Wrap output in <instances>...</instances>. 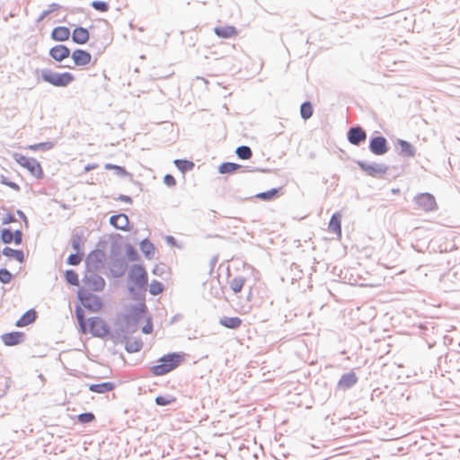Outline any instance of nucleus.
Instances as JSON below:
<instances>
[{"instance_id": "1", "label": "nucleus", "mask_w": 460, "mask_h": 460, "mask_svg": "<svg viewBox=\"0 0 460 460\" xmlns=\"http://www.w3.org/2000/svg\"><path fill=\"white\" fill-rule=\"evenodd\" d=\"M184 359L185 353L183 352L167 353L158 359V364L151 367V372L155 376L166 375L177 368Z\"/></svg>"}, {"instance_id": "2", "label": "nucleus", "mask_w": 460, "mask_h": 460, "mask_svg": "<svg viewBox=\"0 0 460 460\" xmlns=\"http://www.w3.org/2000/svg\"><path fill=\"white\" fill-rule=\"evenodd\" d=\"M40 74L42 81L56 86L66 87L75 81V75L70 72L58 73L49 68L36 69L35 75Z\"/></svg>"}, {"instance_id": "3", "label": "nucleus", "mask_w": 460, "mask_h": 460, "mask_svg": "<svg viewBox=\"0 0 460 460\" xmlns=\"http://www.w3.org/2000/svg\"><path fill=\"white\" fill-rule=\"evenodd\" d=\"M147 306L145 302H139L130 306L122 315L123 322L129 328L131 332L137 330L138 323L146 316Z\"/></svg>"}, {"instance_id": "4", "label": "nucleus", "mask_w": 460, "mask_h": 460, "mask_svg": "<svg viewBox=\"0 0 460 460\" xmlns=\"http://www.w3.org/2000/svg\"><path fill=\"white\" fill-rule=\"evenodd\" d=\"M77 297L82 305L89 312L97 313L103 306L102 299L98 296L86 290L84 288H79L77 291Z\"/></svg>"}, {"instance_id": "5", "label": "nucleus", "mask_w": 460, "mask_h": 460, "mask_svg": "<svg viewBox=\"0 0 460 460\" xmlns=\"http://www.w3.org/2000/svg\"><path fill=\"white\" fill-rule=\"evenodd\" d=\"M13 160L21 166L27 169L31 175L37 179H41L44 176V172L40 164L32 157H27L22 154L14 153L13 155Z\"/></svg>"}, {"instance_id": "6", "label": "nucleus", "mask_w": 460, "mask_h": 460, "mask_svg": "<svg viewBox=\"0 0 460 460\" xmlns=\"http://www.w3.org/2000/svg\"><path fill=\"white\" fill-rule=\"evenodd\" d=\"M128 280L134 283L138 288H145L148 284V274L141 264L130 266L128 273Z\"/></svg>"}, {"instance_id": "7", "label": "nucleus", "mask_w": 460, "mask_h": 460, "mask_svg": "<svg viewBox=\"0 0 460 460\" xmlns=\"http://www.w3.org/2000/svg\"><path fill=\"white\" fill-rule=\"evenodd\" d=\"M87 332L93 337L103 338L110 333V326L99 316L88 318Z\"/></svg>"}, {"instance_id": "8", "label": "nucleus", "mask_w": 460, "mask_h": 460, "mask_svg": "<svg viewBox=\"0 0 460 460\" xmlns=\"http://www.w3.org/2000/svg\"><path fill=\"white\" fill-rule=\"evenodd\" d=\"M356 164L361 171L366 172L367 175L380 178L383 177L388 171V165L385 164L367 163L366 161L358 160Z\"/></svg>"}, {"instance_id": "9", "label": "nucleus", "mask_w": 460, "mask_h": 460, "mask_svg": "<svg viewBox=\"0 0 460 460\" xmlns=\"http://www.w3.org/2000/svg\"><path fill=\"white\" fill-rule=\"evenodd\" d=\"M105 253L102 250L96 249L88 253L85 258L86 271H98L104 266Z\"/></svg>"}, {"instance_id": "10", "label": "nucleus", "mask_w": 460, "mask_h": 460, "mask_svg": "<svg viewBox=\"0 0 460 460\" xmlns=\"http://www.w3.org/2000/svg\"><path fill=\"white\" fill-rule=\"evenodd\" d=\"M110 271L113 278H121L125 275L128 265L127 260L123 256H110Z\"/></svg>"}, {"instance_id": "11", "label": "nucleus", "mask_w": 460, "mask_h": 460, "mask_svg": "<svg viewBox=\"0 0 460 460\" xmlns=\"http://www.w3.org/2000/svg\"><path fill=\"white\" fill-rule=\"evenodd\" d=\"M368 148L375 155H384L389 151L388 141L384 136H372L369 138Z\"/></svg>"}, {"instance_id": "12", "label": "nucleus", "mask_w": 460, "mask_h": 460, "mask_svg": "<svg viewBox=\"0 0 460 460\" xmlns=\"http://www.w3.org/2000/svg\"><path fill=\"white\" fill-rule=\"evenodd\" d=\"M97 271H86L83 282L93 291L101 292L104 289L105 279Z\"/></svg>"}, {"instance_id": "13", "label": "nucleus", "mask_w": 460, "mask_h": 460, "mask_svg": "<svg viewBox=\"0 0 460 460\" xmlns=\"http://www.w3.org/2000/svg\"><path fill=\"white\" fill-rule=\"evenodd\" d=\"M414 202L419 208L425 212L434 211L437 208L435 197L429 192H423L416 195L414 197Z\"/></svg>"}, {"instance_id": "14", "label": "nucleus", "mask_w": 460, "mask_h": 460, "mask_svg": "<svg viewBox=\"0 0 460 460\" xmlns=\"http://www.w3.org/2000/svg\"><path fill=\"white\" fill-rule=\"evenodd\" d=\"M367 131L359 125L353 126L347 131V139L353 146H359L367 140Z\"/></svg>"}, {"instance_id": "15", "label": "nucleus", "mask_w": 460, "mask_h": 460, "mask_svg": "<svg viewBox=\"0 0 460 460\" xmlns=\"http://www.w3.org/2000/svg\"><path fill=\"white\" fill-rule=\"evenodd\" d=\"M261 171L259 168L252 166H244L239 164L224 162L218 166V172L221 174L234 173L235 172H258Z\"/></svg>"}, {"instance_id": "16", "label": "nucleus", "mask_w": 460, "mask_h": 460, "mask_svg": "<svg viewBox=\"0 0 460 460\" xmlns=\"http://www.w3.org/2000/svg\"><path fill=\"white\" fill-rule=\"evenodd\" d=\"M395 147L398 155L402 158H411L416 155V148L407 140L398 138Z\"/></svg>"}, {"instance_id": "17", "label": "nucleus", "mask_w": 460, "mask_h": 460, "mask_svg": "<svg viewBox=\"0 0 460 460\" xmlns=\"http://www.w3.org/2000/svg\"><path fill=\"white\" fill-rule=\"evenodd\" d=\"M49 55L57 62H62L64 59L71 56V51L68 47L63 44L56 45L50 48Z\"/></svg>"}, {"instance_id": "18", "label": "nucleus", "mask_w": 460, "mask_h": 460, "mask_svg": "<svg viewBox=\"0 0 460 460\" xmlns=\"http://www.w3.org/2000/svg\"><path fill=\"white\" fill-rule=\"evenodd\" d=\"M128 327L124 323L123 325L115 328L113 331L110 330L108 336L114 343H123L128 338V334H132Z\"/></svg>"}, {"instance_id": "19", "label": "nucleus", "mask_w": 460, "mask_h": 460, "mask_svg": "<svg viewBox=\"0 0 460 460\" xmlns=\"http://www.w3.org/2000/svg\"><path fill=\"white\" fill-rule=\"evenodd\" d=\"M71 58L74 61L75 66H84L90 64L92 60V55L90 52L84 49H76L72 54Z\"/></svg>"}, {"instance_id": "20", "label": "nucleus", "mask_w": 460, "mask_h": 460, "mask_svg": "<svg viewBox=\"0 0 460 460\" xmlns=\"http://www.w3.org/2000/svg\"><path fill=\"white\" fill-rule=\"evenodd\" d=\"M358 376L356 373L353 370H350L348 373L343 374L339 382H338V388L341 390H349L352 388L357 383H358Z\"/></svg>"}, {"instance_id": "21", "label": "nucleus", "mask_w": 460, "mask_h": 460, "mask_svg": "<svg viewBox=\"0 0 460 460\" xmlns=\"http://www.w3.org/2000/svg\"><path fill=\"white\" fill-rule=\"evenodd\" d=\"M24 333L22 332H11L1 336L5 346L12 347L21 344L24 341Z\"/></svg>"}, {"instance_id": "22", "label": "nucleus", "mask_w": 460, "mask_h": 460, "mask_svg": "<svg viewBox=\"0 0 460 460\" xmlns=\"http://www.w3.org/2000/svg\"><path fill=\"white\" fill-rule=\"evenodd\" d=\"M110 224L116 229L128 231L130 228L128 227V217L124 213H119L116 215H112L110 217Z\"/></svg>"}, {"instance_id": "23", "label": "nucleus", "mask_w": 460, "mask_h": 460, "mask_svg": "<svg viewBox=\"0 0 460 460\" xmlns=\"http://www.w3.org/2000/svg\"><path fill=\"white\" fill-rule=\"evenodd\" d=\"M72 41L83 45L85 44L90 39V33L88 30L82 26H76L71 34Z\"/></svg>"}, {"instance_id": "24", "label": "nucleus", "mask_w": 460, "mask_h": 460, "mask_svg": "<svg viewBox=\"0 0 460 460\" xmlns=\"http://www.w3.org/2000/svg\"><path fill=\"white\" fill-rule=\"evenodd\" d=\"M214 32L221 39H231L238 34L237 29L233 25L217 26Z\"/></svg>"}, {"instance_id": "25", "label": "nucleus", "mask_w": 460, "mask_h": 460, "mask_svg": "<svg viewBox=\"0 0 460 460\" xmlns=\"http://www.w3.org/2000/svg\"><path fill=\"white\" fill-rule=\"evenodd\" d=\"M70 30L66 26H57L53 28L50 37L55 41H66L70 37Z\"/></svg>"}, {"instance_id": "26", "label": "nucleus", "mask_w": 460, "mask_h": 460, "mask_svg": "<svg viewBox=\"0 0 460 460\" xmlns=\"http://www.w3.org/2000/svg\"><path fill=\"white\" fill-rule=\"evenodd\" d=\"M116 385L113 382L107 381L99 384H91L88 386L89 391L96 394H105L115 389Z\"/></svg>"}, {"instance_id": "27", "label": "nucleus", "mask_w": 460, "mask_h": 460, "mask_svg": "<svg viewBox=\"0 0 460 460\" xmlns=\"http://www.w3.org/2000/svg\"><path fill=\"white\" fill-rule=\"evenodd\" d=\"M282 192V188H272L269 190L257 193L254 197L263 201H271L278 199Z\"/></svg>"}, {"instance_id": "28", "label": "nucleus", "mask_w": 460, "mask_h": 460, "mask_svg": "<svg viewBox=\"0 0 460 460\" xmlns=\"http://www.w3.org/2000/svg\"><path fill=\"white\" fill-rule=\"evenodd\" d=\"M242 319L238 316H223L219 319V323L225 328L230 330H237L242 325Z\"/></svg>"}, {"instance_id": "29", "label": "nucleus", "mask_w": 460, "mask_h": 460, "mask_svg": "<svg viewBox=\"0 0 460 460\" xmlns=\"http://www.w3.org/2000/svg\"><path fill=\"white\" fill-rule=\"evenodd\" d=\"M37 318V312L35 309L31 308L27 310L16 322V326L25 327L32 323Z\"/></svg>"}, {"instance_id": "30", "label": "nucleus", "mask_w": 460, "mask_h": 460, "mask_svg": "<svg viewBox=\"0 0 460 460\" xmlns=\"http://www.w3.org/2000/svg\"><path fill=\"white\" fill-rule=\"evenodd\" d=\"M139 248L146 259L151 260L154 258L155 247L147 238H145L140 242Z\"/></svg>"}, {"instance_id": "31", "label": "nucleus", "mask_w": 460, "mask_h": 460, "mask_svg": "<svg viewBox=\"0 0 460 460\" xmlns=\"http://www.w3.org/2000/svg\"><path fill=\"white\" fill-rule=\"evenodd\" d=\"M329 229L337 235H341V214L340 212H335L331 217Z\"/></svg>"}, {"instance_id": "32", "label": "nucleus", "mask_w": 460, "mask_h": 460, "mask_svg": "<svg viewBox=\"0 0 460 460\" xmlns=\"http://www.w3.org/2000/svg\"><path fill=\"white\" fill-rule=\"evenodd\" d=\"M3 255L6 257L13 258L15 261H17L20 263L24 262L25 256L22 250L18 249H13L9 246H5L2 251Z\"/></svg>"}, {"instance_id": "33", "label": "nucleus", "mask_w": 460, "mask_h": 460, "mask_svg": "<svg viewBox=\"0 0 460 460\" xmlns=\"http://www.w3.org/2000/svg\"><path fill=\"white\" fill-rule=\"evenodd\" d=\"M123 343H125V349L128 353L138 352L143 348V341L141 339L131 341L128 337Z\"/></svg>"}, {"instance_id": "34", "label": "nucleus", "mask_w": 460, "mask_h": 460, "mask_svg": "<svg viewBox=\"0 0 460 460\" xmlns=\"http://www.w3.org/2000/svg\"><path fill=\"white\" fill-rule=\"evenodd\" d=\"M75 314L82 332L86 333L88 319L85 318L84 309L77 305L75 306Z\"/></svg>"}, {"instance_id": "35", "label": "nucleus", "mask_w": 460, "mask_h": 460, "mask_svg": "<svg viewBox=\"0 0 460 460\" xmlns=\"http://www.w3.org/2000/svg\"><path fill=\"white\" fill-rule=\"evenodd\" d=\"M173 164L182 173L191 171L195 166V164L192 161L187 159H175Z\"/></svg>"}, {"instance_id": "36", "label": "nucleus", "mask_w": 460, "mask_h": 460, "mask_svg": "<svg viewBox=\"0 0 460 460\" xmlns=\"http://www.w3.org/2000/svg\"><path fill=\"white\" fill-rule=\"evenodd\" d=\"M314 114V107L311 102L305 101L300 106V116L303 119H310Z\"/></svg>"}, {"instance_id": "37", "label": "nucleus", "mask_w": 460, "mask_h": 460, "mask_svg": "<svg viewBox=\"0 0 460 460\" xmlns=\"http://www.w3.org/2000/svg\"><path fill=\"white\" fill-rule=\"evenodd\" d=\"M245 283V279L242 276L234 277L230 280L229 286L234 294L241 292Z\"/></svg>"}, {"instance_id": "38", "label": "nucleus", "mask_w": 460, "mask_h": 460, "mask_svg": "<svg viewBox=\"0 0 460 460\" xmlns=\"http://www.w3.org/2000/svg\"><path fill=\"white\" fill-rule=\"evenodd\" d=\"M235 154L239 159L247 160L252 156V151L248 146H240L235 149Z\"/></svg>"}, {"instance_id": "39", "label": "nucleus", "mask_w": 460, "mask_h": 460, "mask_svg": "<svg viewBox=\"0 0 460 460\" xmlns=\"http://www.w3.org/2000/svg\"><path fill=\"white\" fill-rule=\"evenodd\" d=\"M65 279L71 286H79V277L75 270L69 269L65 271Z\"/></svg>"}, {"instance_id": "40", "label": "nucleus", "mask_w": 460, "mask_h": 460, "mask_svg": "<svg viewBox=\"0 0 460 460\" xmlns=\"http://www.w3.org/2000/svg\"><path fill=\"white\" fill-rule=\"evenodd\" d=\"M104 168L106 170H113L114 173L119 177L131 176V174L125 169V167L120 165L106 164Z\"/></svg>"}, {"instance_id": "41", "label": "nucleus", "mask_w": 460, "mask_h": 460, "mask_svg": "<svg viewBox=\"0 0 460 460\" xmlns=\"http://www.w3.org/2000/svg\"><path fill=\"white\" fill-rule=\"evenodd\" d=\"M176 401V398L172 395H158L155 399V402L158 406H167Z\"/></svg>"}, {"instance_id": "42", "label": "nucleus", "mask_w": 460, "mask_h": 460, "mask_svg": "<svg viewBox=\"0 0 460 460\" xmlns=\"http://www.w3.org/2000/svg\"><path fill=\"white\" fill-rule=\"evenodd\" d=\"M142 288L137 287L129 286L128 288V293L131 295L134 300L145 302V291H141Z\"/></svg>"}, {"instance_id": "43", "label": "nucleus", "mask_w": 460, "mask_h": 460, "mask_svg": "<svg viewBox=\"0 0 460 460\" xmlns=\"http://www.w3.org/2000/svg\"><path fill=\"white\" fill-rule=\"evenodd\" d=\"M126 255L128 261H137L139 260V254L137 249L130 243L125 245Z\"/></svg>"}, {"instance_id": "44", "label": "nucleus", "mask_w": 460, "mask_h": 460, "mask_svg": "<svg viewBox=\"0 0 460 460\" xmlns=\"http://www.w3.org/2000/svg\"><path fill=\"white\" fill-rule=\"evenodd\" d=\"M164 289V286L162 282L158 280H152L149 285V293L153 296L160 295Z\"/></svg>"}, {"instance_id": "45", "label": "nucleus", "mask_w": 460, "mask_h": 460, "mask_svg": "<svg viewBox=\"0 0 460 460\" xmlns=\"http://www.w3.org/2000/svg\"><path fill=\"white\" fill-rule=\"evenodd\" d=\"M91 6L96 10V11H99V12H102V13H105V12H108L109 9H110V4L108 2H105V1H99V0H94L91 3Z\"/></svg>"}, {"instance_id": "46", "label": "nucleus", "mask_w": 460, "mask_h": 460, "mask_svg": "<svg viewBox=\"0 0 460 460\" xmlns=\"http://www.w3.org/2000/svg\"><path fill=\"white\" fill-rule=\"evenodd\" d=\"M83 257H84V252H75V253H71L68 255V257L66 258V263L68 265L76 266L81 262V261L83 260Z\"/></svg>"}, {"instance_id": "47", "label": "nucleus", "mask_w": 460, "mask_h": 460, "mask_svg": "<svg viewBox=\"0 0 460 460\" xmlns=\"http://www.w3.org/2000/svg\"><path fill=\"white\" fill-rule=\"evenodd\" d=\"M82 238H83L82 233L81 234L75 233L72 235L71 246H72L73 250H75L76 252H81L80 249H81Z\"/></svg>"}, {"instance_id": "48", "label": "nucleus", "mask_w": 460, "mask_h": 460, "mask_svg": "<svg viewBox=\"0 0 460 460\" xmlns=\"http://www.w3.org/2000/svg\"><path fill=\"white\" fill-rule=\"evenodd\" d=\"M13 231L11 228H3L1 230L0 238L2 243L10 244L13 243Z\"/></svg>"}, {"instance_id": "49", "label": "nucleus", "mask_w": 460, "mask_h": 460, "mask_svg": "<svg viewBox=\"0 0 460 460\" xmlns=\"http://www.w3.org/2000/svg\"><path fill=\"white\" fill-rule=\"evenodd\" d=\"M94 420H95V416L91 411L83 412L77 416V420L81 424H87V423L93 421Z\"/></svg>"}, {"instance_id": "50", "label": "nucleus", "mask_w": 460, "mask_h": 460, "mask_svg": "<svg viewBox=\"0 0 460 460\" xmlns=\"http://www.w3.org/2000/svg\"><path fill=\"white\" fill-rule=\"evenodd\" d=\"M13 279V274L5 268L0 269V282L3 284H8Z\"/></svg>"}, {"instance_id": "51", "label": "nucleus", "mask_w": 460, "mask_h": 460, "mask_svg": "<svg viewBox=\"0 0 460 460\" xmlns=\"http://www.w3.org/2000/svg\"><path fill=\"white\" fill-rule=\"evenodd\" d=\"M0 182L2 184H4V185H6V186L10 187L11 189H13V190H14L16 191H19L21 190L20 186L16 182L9 181L4 175L0 176Z\"/></svg>"}, {"instance_id": "52", "label": "nucleus", "mask_w": 460, "mask_h": 460, "mask_svg": "<svg viewBox=\"0 0 460 460\" xmlns=\"http://www.w3.org/2000/svg\"><path fill=\"white\" fill-rule=\"evenodd\" d=\"M13 243L15 245H20L22 243V232L20 229H16L13 231Z\"/></svg>"}, {"instance_id": "53", "label": "nucleus", "mask_w": 460, "mask_h": 460, "mask_svg": "<svg viewBox=\"0 0 460 460\" xmlns=\"http://www.w3.org/2000/svg\"><path fill=\"white\" fill-rule=\"evenodd\" d=\"M55 146V142L52 141H46V142H40L37 143V147L39 148V151H48L52 149Z\"/></svg>"}, {"instance_id": "54", "label": "nucleus", "mask_w": 460, "mask_h": 460, "mask_svg": "<svg viewBox=\"0 0 460 460\" xmlns=\"http://www.w3.org/2000/svg\"><path fill=\"white\" fill-rule=\"evenodd\" d=\"M164 183L168 187H174L176 185V180L172 174H165L164 177Z\"/></svg>"}, {"instance_id": "55", "label": "nucleus", "mask_w": 460, "mask_h": 460, "mask_svg": "<svg viewBox=\"0 0 460 460\" xmlns=\"http://www.w3.org/2000/svg\"><path fill=\"white\" fill-rule=\"evenodd\" d=\"M166 266L164 264L162 265H155L153 270L152 273L154 275L162 277L165 273Z\"/></svg>"}, {"instance_id": "56", "label": "nucleus", "mask_w": 460, "mask_h": 460, "mask_svg": "<svg viewBox=\"0 0 460 460\" xmlns=\"http://www.w3.org/2000/svg\"><path fill=\"white\" fill-rule=\"evenodd\" d=\"M153 332V323L151 317L146 319V323L142 327V332L145 334H150Z\"/></svg>"}, {"instance_id": "57", "label": "nucleus", "mask_w": 460, "mask_h": 460, "mask_svg": "<svg viewBox=\"0 0 460 460\" xmlns=\"http://www.w3.org/2000/svg\"><path fill=\"white\" fill-rule=\"evenodd\" d=\"M116 255L117 256H122L120 252V247L117 245L116 243L111 244V256Z\"/></svg>"}, {"instance_id": "58", "label": "nucleus", "mask_w": 460, "mask_h": 460, "mask_svg": "<svg viewBox=\"0 0 460 460\" xmlns=\"http://www.w3.org/2000/svg\"><path fill=\"white\" fill-rule=\"evenodd\" d=\"M15 221H16L15 217L12 213L9 212L6 214L5 217L3 218L2 224L7 225V224H10V223H13Z\"/></svg>"}, {"instance_id": "59", "label": "nucleus", "mask_w": 460, "mask_h": 460, "mask_svg": "<svg viewBox=\"0 0 460 460\" xmlns=\"http://www.w3.org/2000/svg\"><path fill=\"white\" fill-rule=\"evenodd\" d=\"M116 199L119 201L128 203V204H132V202H133L132 198L130 196L124 195V194L119 195V197Z\"/></svg>"}, {"instance_id": "60", "label": "nucleus", "mask_w": 460, "mask_h": 460, "mask_svg": "<svg viewBox=\"0 0 460 460\" xmlns=\"http://www.w3.org/2000/svg\"><path fill=\"white\" fill-rule=\"evenodd\" d=\"M16 214L24 222L25 226H28V224H29L28 218H27L26 215L23 213V211H22L21 209H17Z\"/></svg>"}, {"instance_id": "61", "label": "nucleus", "mask_w": 460, "mask_h": 460, "mask_svg": "<svg viewBox=\"0 0 460 460\" xmlns=\"http://www.w3.org/2000/svg\"><path fill=\"white\" fill-rule=\"evenodd\" d=\"M165 241L168 244H171L172 246H175L177 243L176 239L172 235H167Z\"/></svg>"}, {"instance_id": "62", "label": "nucleus", "mask_w": 460, "mask_h": 460, "mask_svg": "<svg viewBox=\"0 0 460 460\" xmlns=\"http://www.w3.org/2000/svg\"><path fill=\"white\" fill-rule=\"evenodd\" d=\"M60 8V5L58 4H56V3H52L50 5H49V8L48 9V11H50V13L58 10Z\"/></svg>"}, {"instance_id": "63", "label": "nucleus", "mask_w": 460, "mask_h": 460, "mask_svg": "<svg viewBox=\"0 0 460 460\" xmlns=\"http://www.w3.org/2000/svg\"><path fill=\"white\" fill-rule=\"evenodd\" d=\"M49 14H50V11H48V10L43 11L42 13L40 14V16L39 17L38 21L40 22V21L43 20Z\"/></svg>"}, {"instance_id": "64", "label": "nucleus", "mask_w": 460, "mask_h": 460, "mask_svg": "<svg viewBox=\"0 0 460 460\" xmlns=\"http://www.w3.org/2000/svg\"><path fill=\"white\" fill-rule=\"evenodd\" d=\"M96 167H97V165H96V164H88L87 165H85V167H84V171H85V172H89V171H91V170L95 169Z\"/></svg>"}]
</instances>
